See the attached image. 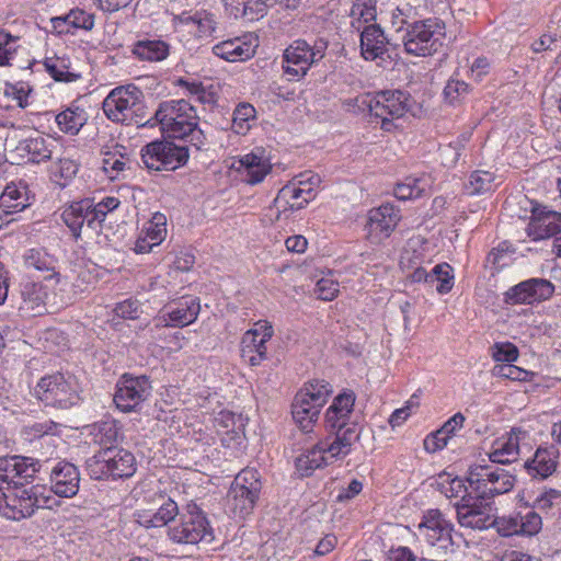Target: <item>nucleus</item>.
Wrapping results in <instances>:
<instances>
[{
	"mask_svg": "<svg viewBox=\"0 0 561 561\" xmlns=\"http://www.w3.org/2000/svg\"><path fill=\"white\" fill-rule=\"evenodd\" d=\"M105 116L126 126H154L152 117L148 118L144 92L136 85L128 84L113 89L103 101Z\"/></svg>",
	"mask_w": 561,
	"mask_h": 561,
	"instance_id": "f257e3e1",
	"label": "nucleus"
},
{
	"mask_svg": "<svg viewBox=\"0 0 561 561\" xmlns=\"http://www.w3.org/2000/svg\"><path fill=\"white\" fill-rule=\"evenodd\" d=\"M85 465L88 474L94 480L108 477L112 479L130 478L137 469L134 454L115 446L99 450L87 460Z\"/></svg>",
	"mask_w": 561,
	"mask_h": 561,
	"instance_id": "f03ea898",
	"label": "nucleus"
},
{
	"mask_svg": "<svg viewBox=\"0 0 561 561\" xmlns=\"http://www.w3.org/2000/svg\"><path fill=\"white\" fill-rule=\"evenodd\" d=\"M152 124H159L169 137L183 139L197 127L198 116L186 100H171L160 104Z\"/></svg>",
	"mask_w": 561,
	"mask_h": 561,
	"instance_id": "7ed1b4c3",
	"label": "nucleus"
},
{
	"mask_svg": "<svg viewBox=\"0 0 561 561\" xmlns=\"http://www.w3.org/2000/svg\"><path fill=\"white\" fill-rule=\"evenodd\" d=\"M169 539L179 545H196L214 539L213 528L201 507L190 503L180 518L168 526Z\"/></svg>",
	"mask_w": 561,
	"mask_h": 561,
	"instance_id": "20e7f679",
	"label": "nucleus"
},
{
	"mask_svg": "<svg viewBox=\"0 0 561 561\" xmlns=\"http://www.w3.org/2000/svg\"><path fill=\"white\" fill-rule=\"evenodd\" d=\"M262 482L255 469H243L236 477L227 493L226 505L239 518L250 515L260 497Z\"/></svg>",
	"mask_w": 561,
	"mask_h": 561,
	"instance_id": "39448f33",
	"label": "nucleus"
},
{
	"mask_svg": "<svg viewBox=\"0 0 561 561\" xmlns=\"http://www.w3.org/2000/svg\"><path fill=\"white\" fill-rule=\"evenodd\" d=\"M445 38V23L438 19H427L410 24L403 35L408 54L428 56L436 53Z\"/></svg>",
	"mask_w": 561,
	"mask_h": 561,
	"instance_id": "423d86ee",
	"label": "nucleus"
},
{
	"mask_svg": "<svg viewBox=\"0 0 561 561\" xmlns=\"http://www.w3.org/2000/svg\"><path fill=\"white\" fill-rule=\"evenodd\" d=\"M39 486L19 484L5 488L0 495V514L13 520L30 517L36 508L47 507L49 499L38 493Z\"/></svg>",
	"mask_w": 561,
	"mask_h": 561,
	"instance_id": "0eeeda50",
	"label": "nucleus"
},
{
	"mask_svg": "<svg viewBox=\"0 0 561 561\" xmlns=\"http://www.w3.org/2000/svg\"><path fill=\"white\" fill-rule=\"evenodd\" d=\"M34 391L46 405L62 410L76 405L80 400L76 379L60 373L41 378Z\"/></svg>",
	"mask_w": 561,
	"mask_h": 561,
	"instance_id": "6e6552de",
	"label": "nucleus"
},
{
	"mask_svg": "<svg viewBox=\"0 0 561 561\" xmlns=\"http://www.w3.org/2000/svg\"><path fill=\"white\" fill-rule=\"evenodd\" d=\"M467 481L476 493L491 499L510 492L515 484V477L505 469L474 463L469 467Z\"/></svg>",
	"mask_w": 561,
	"mask_h": 561,
	"instance_id": "1a4fd4ad",
	"label": "nucleus"
},
{
	"mask_svg": "<svg viewBox=\"0 0 561 561\" xmlns=\"http://www.w3.org/2000/svg\"><path fill=\"white\" fill-rule=\"evenodd\" d=\"M360 104L368 108L370 115L381 119V128L390 131L393 119L402 117L410 107V96L400 90H386L376 95H365Z\"/></svg>",
	"mask_w": 561,
	"mask_h": 561,
	"instance_id": "9d476101",
	"label": "nucleus"
},
{
	"mask_svg": "<svg viewBox=\"0 0 561 561\" xmlns=\"http://www.w3.org/2000/svg\"><path fill=\"white\" fill-rule=\"evenodd\" d=\"M188 150L170 141H152L141 149V161L148 170L174 171L187 162Z\"/></svg>",
	"mask_w": 561,
	"mask_h": 561,
	"instance_id": "9b49d317",
	"label": "nucleus"
},
{
	"mask_svg": "<svg viewBox=\"0 0 561 561\" xmlns=\"http://www.w3.org/2000/svg\"><path fill=\"white\" fill-rule=\"evenodd\" d=\"M458 524L472 530H484L491 527L493 517V504L483 495L477 493L463 496L462 501L455 503Z\"/></svg>",
	"mask_w": 561,
	"mask_h": 561,
	"instance_id": "f8f14e48",
	"label": "nucleus"
},
{
	"mask_svg": "<svg viewBox=\"0 0 561 561\" xmlns=\"http://www.w3.org/2000/svg\"><path fill=\"white\" fill-rule=\"evenodd\" d=\"M351 450L340 445L337 439L319 440L296 459V468L301 476L308 477L316 469L328 466L336 459L346 457Z\"/></svg>",
	"mask_w": 561,
	"mask_h": 561,
	"instance_id": "ddd939ff",
	"label": "nucleus"
},
{
	"mask_svg": "<svg viewBox=\"0 0 561 561\" xmlns=\"http://www.w3.org/2000/svg\"><path fill=\"white\" fill-rule=\"evenodd\" d=\"M491 527L501 537H533L542 529V517L533 510H520L514 514L492 517Z\"/></svg>",
	"mask_w": 561,
	"mask_h": 561,
	"instance_id": "4468645a",
	"label": "nucleus"
},
{
	"mask_svg": "<svg viewBox=\"0 0 561 561\" xmlns=\"http://www.w3.org/2000/svg\"><path fill=\"white\" fill-rule=\"evenodd\" d=\"M417 530L419 536L437 550L438 557L453 546L454 525L438 510L427 511Z\"/></svg>",
	"mask_w": 561,
	"mask_h": 561,
	"instance_id": "2eb2a0df",
	"label": "nucleus"
},
{
	"mask_svg": "<svg viewBox=\"0 0 561 561\" xmlns=\"http://www.w3.org/2000/svg\"><path fill=\"white\" fill-rule=\"evenodd\" d=\"M37 459L22 456L0 457V495L5 488L30 482L41 469Z\"/></svg>",
	"mask_w": 561,
	"mask_h": 561,
	"instance_id": "dca6fc26",
	"label": "nucleus"
},
{
	"mask_svg": "<svg viewBox=\"0 0 561 561\" xmlns=\"http://www.w3.org/2000/svg\"><path fill=\"white\" fill-rule=\"evenodd\" d=\"M151 392V383L147 376L133 377L124 375L117 383L114 394V402L123 412H130L137 409Z\"/></svg>",
	"mask_w": 561,
	"mask_h": 561,
	"instance_id": "f3484780",
	"label": "nucleus"
},
{
	"mask_svg": "<svg viewBox=\"0 0 561 561\" xmlns=\"http://www.w3.org/2000/svg\"><path fill=\"white\" fill-rule=\"evenodd\" d=\"M201 312L199 299L196 297H183L167 305L154 319V328L179 327L183 328L193 323Z\"/></svg>",
	"mask_w": 561,
	"mask_h": 561,
	"instance_id": "a211bd4d",
	"label": "nucleus"
},
{
	"mask_svg": "<svg viewBox=\"0 0 561 561\" xmlns=\"http://www.w3.org/2000/svg\"><path fill=\"white\" fill-rule=\"evenodd\" d=\"M553 293L554 286L550 280L529 278L505 291L504 301L510 305H533L548 300Z\"/></svg>",
	"mask_w": 561,
	"mask_h": 561,
	"instance_id": "6ab92c4d",
	"label": "nucleus"
},
{
	"mask_svg": "<svg viewBox=\"0 0 561 561\" xmlns=\"http://www.w3.org/2000/svg\"><path fill=\"white\" fill-rule=\"evenodd\" d=\"M400 219V210L391 204L373 208L368 213L367 238L371 243H380L391 234Z\"/></svg>",
	"mask_w": 561,
	"mask_h": 561,
	"instance_id": "aec40b11",
	"label": "nucleus"
},
{
	"mask_svg": "<svg viewBox=\"0 0 561 561\" xmlns=\"http://www.w3.org/2000/svg\"><path fill=\"white\" fill-rule=\"evenodd\" d=\"M238 162V172L250 185L263 182L272 171L271 154L263 147L253 148L249 153L241 156Z\"/></svg>",
	"mask_w": 561,
	"mask_h": 561,
	"instance_id": "412c9836",
	"label": "nucleus"
},
{
	"mask_svg": "<svg viewBox=\"0 0 561 561\" xmlns=\"http://www.w3.org/2000/svg\"><path fill=\"white\" fill-rule=\"evenodd\" d=\"M260 328L249 330L241 341V357L251 366H257L267 358L266 343L273 336V327L267 322L260 324Z\"/></svg>",
	"mask_w": 561,
	"mask_h": 561,
	"instance_id": "4be33fe9",
	"label": "nucleus"
},
{
	"mask_svg": "<svg viewBox=\"0 0 561 561\" xmlns=\"http://www.w3.org/2000/svg\"><path fill=\"white\" fill-rule=\"evenodd\" d=\"M310 45L305 39H297L290 44L283 54V69L285 73L302 78L314 64Z\"/></svg>",
	"mask_w": 561,
	"mask_h": 561,
	"instance_id": "5701e85b",
	"label": "nucleus"
},
{
	"mask_svg": "<svg viewBox=\"0 0 561 561\" xmlns=\"http://www.w3.org/2000/svg\"><path fill=\"white\" fill-rule=\"evenodd\" d=\"M313 197L314 192L312 187H300L295 183L283 186L273 203L277 211L276 220L280 219L282 214L287 216V211L304 208Z\"/></svg>",
	"mask_w": 561,
	"mask_h": 561,
	"instance_id": "b1692460",
	"label": "nucleus"
},
{
	"mask_svg": "<svg viewBox=\"0 0 561 561\" xmlns=\"http://www.w3.org/2000/svg\"><path fill=\"white\" fill-rule=\"evenodd\" d=\"M527 436V432L513 427L507 434L492 443L489 460L493 463L508 465L518 459L519 442Z\"/></svg>",
	"mask_w": 561,
	"mask_h": 561,
	"instance_id": "393cba45",
	"label": "nucleus"
},
{
	"mask_svg": "<svg viewBox=\"0 0 561 561\" xmlns=\"http://www.w3.org/2000/svg\"><path fill=\"white\" fill-rule=\"evenodd\" d=\"M78 468L67 461L58 462L50 472V490L60 497H72L79 491Z\"/></svg>",
	"mask_w": 561,
	"mask_h": 561,
	"instance_id": "a878e982",
	"label": "nucleus"
},
{
	"mask_svg": "<svg viewBox=\"0 0 561 561\" xmlns=\"http://www.w3.org/2000/svg\"><path fill=\"white\" fill-rule=\"evenodd\" d=\"M411 270L412 272L408 274V278H410L411 282H424L426 284L437 282L436 290L439 294L449 293L454 286L453 267L448 263L437 264L431 271H427L423 264L415 265Z\"/></svg>",
	"mask_w": 561,
	"mask_h": 561,
	"instance_id": "bb28decb",
	"label": "nucleus"
},
{
	"mask_svg": "<svg viewBox=\"0 0 561 561\" xmlns=\"http://www.w3.org/2000/svg\"><path fill=\"white\" fill-rule=\"evenodd\" d=\"M332 392V386L328 381L313 379L305 383L297 392L293 403L297 405L301 404L302 408L310 411L318 410V413H320Z\"/></svg>",
	"mask_w": 561,
	"mask_h": 561,
	"instance_id": "cd10ccee",
	"label": "nucleus"
},
{
	"mask_svg": "<svg viewBox=\"0 0 561 561\" xmlns=\"http://www.w3.org/2000/svg\"><path fill=\"white\" fill-rule=\"evenodd\" d=\"M356 396L352 390H345L337 394L324 414L325 428L341 427L350 423L354 412Z\"/></svg>",
	"mask_w": 561,
	"mask_h": 561,
	"instance_id": "c85d7f7f",
	"label": "nucleus"
},
{
	"mask_svg": "<svg viewBox=\"0 0 561 561\" xmlns=\"http://www.w3.org/2000/svg\"><path fill=\"white\" fill-rule=\"evenodd\" d=\"M157 496L160 502L157 512L138 511L136 513L137 523L146 528L169 526V523L175 522L174 518L179 514L178 504L172 499L161 493Z\"/></svg>",
	"mask_w": 561,
	"mask_h": 561,
	"instance_id": "c756f323",
	"label": "nucleus"
},
{
	"mask_svg": "<svg viewBox=\"0 0 561 561\" xmlns=\"http://www.w3.org/2000/svg\"><path fill=\"white\" fill-rule=\"evenodd\" d=\"M47 291L43 284L28 282L21 288L19 311L24 317L41 316L46 311Z\"/></svg>",
	"mask_w": 561,
	"mask_h": 561,
	"instance_id": "7c9ffc66",
	"label": "nucleus"
},
{
	"mask_svg": "<svg viewBox=\"0 0 561 561\" xmlns=\"http://www.w3.org/2000/svg\"><path fill=\"white\" fill-rule=\"evenodd\" d=\"M526 231L535 241L556 238L561 232V213L547 211L534 215Z\"/></svg>",
	"mask_w": 561,
	"mask_h": 561,
	"instance_id": "2f4dec72",
	"label": "nucleus"
},
{
	"mask_svg": "<svg viewBox=\"0 0 561 561\" xmlns=\"http://www.w3.org/2000/svg\"><path fill=\"white\" fill-rule=\"evenodd\" d=\"M389 41L378 24H367L360 31V51L366 60H375L387 51Z\"/></svg>",
	"mask_w": 561,
	"mask_h": 561,
	"instance_id": "473e14b6",
	"label": "nucleus"
},
{
	"mask_svg": "<svg viewBox=\"0 0 561 561\" xmlns=\"http://www.w3.org/2000/svg\"><path fill=\"white\" fill-rule=\"evenodd\" d=\"M57 141L50 137H30L19 144L16 150L26 154L27 160L33 163H42L53 158L57 149Z\"/></svg>",
	"mask_w": 561,
	"mask_h": 561,
	"instance_id": "72a5a7b5",
	"label": "nucleus"
},
{
	"mask_svg": "<svg viewBox=\"0 0 561 561\" xmlns=\"http://www.w3.org/2000/svg\"><path fill=\"white\" fill-rule=\"evenodd\" d=\"M559 450L554 446L539 447L533 459L525 462V468L534 478L546 479L557 469Z\"/></svg>",
	"mask_w": 561,
	"mask_h": 561,
	"instance_id": "f704fd0d",
	"label": "nucleus"
},
{
	"mask_svg": "<svg viewBox=\"0 0 561 561\" xmlns=\"http://www.w3.org/2000/svg\"><path fill=\"white\" fill-rule=\"evenodd\" d=\"M169 44L160 38L144 37L131 46V54L140 61H162L169 56Z\"/></svg>",
	"mask_w": 561,
	"mask_h": 561,
	"instance_id": "c9c22d12",
	"label": "nucleus"
},
{
	"mask_svg": "<svg viewBox=\"0 0 561 561\" xmlns=\"http://www.w3.org/2000/svg\"><path fill=\"white\" fill-rule=\"evenodd\" d=\"M465 421L466 417L461 412L454 414L439 430L424 439V448L428 453H435L446 447L448 440L462 428Z\"/></svg>",
	"mask_w": 561,
	"mask_h": 561,
	"instance_id": "e433bc0d",
	"label": "nucleus"
},
{
	"mask_svg": "<svg viewBox=\"0 0 561 561\" xmlns=\"http://www.w3.org/2000/svg\"><path fill=\"white\" fill-rule=\"evenodd\" d=\"M213 53L224 60L236 62L251 58L255 49L250 44L240 38L224 41L213 47Z\"/></svg>",
	"mask_w": 561,
	"mask_h": 561,
	"instance_id": "4c0bfd02",
	"label": "nucleus"
},
{
	"mask_svg": "<svg viewBox=\"0 0 561 561\" xmlns=\"http://www.w3.org/2000/svg\"><path fill=\"white\" fill-rule=\"evenodd\" d=\"M30 205V191L25 182L9 183L0 196V206L8 211H21Z\"/></svg>",
	"mask_w": 561,
	"mask_h": 561,
	"instance_id": "58836bf2",
	"label": "nucleus"
},
{
	"mask_svg": "<svg viewBox=\"0 0 561 561\" xmlns=\"http://www.w3.org/2000/svg\"><path fill=\"white\" fill-rule=\"evenodd\" d=\"M431 185L432 181L430 176H408L403 182L396 185L393 194L400 201L417 198L424 195L430 190Z\"/></svg>",
	"mask_w": 561,
	"mask_h": 561,
	"instance_id": "ea45409f",
	"label": "nucleus"
},
{
	"mask_svg": "<svg viewBox=\"0 0 561 561\" xmlns=\"http://www.w3.org/2000/svg\"><path fill=\"white\" fill-rule=\"evenodd\" d=\"M24 264L27 268L39 272H51L45 277L46 280L59 282V274L55 272V259L43 249H30L24 255Z\"/></svg>",
	"mask_w": 561,
	"mask_h": 561,
	"instance_id": "a19ab883",
	"label": "nucleus"
},
{
	"mask_svg": "<svg viewBox=\"0 0 561 561\" xmlns=\"http://www.w3.org/2000/svg\"><path fill=\"white\" fill-rule=\"evenodd\" d=\"M88 207L89 199H83L72 203L61 214L62 221L76 239L80 237L83 226L87 225Z\"/></svg>",
	"mask_w": 561,
	"mask_h": 561,
	"instance_id": "79ce46f5",
	"label": "nucleus"
},
{
	"mask_svg": "<svg viewBox=\"0 0 561 561\" xmlns=\"http://www.w3.org/2000/svg\"><path fill=\"white\" fill-rule=\"evenodd\" d=\"M85 122V112L80 107H69L56 116L59 129L70 135H77Z\"/></svg>",
	"mask_w": 561,
	"mask_h": 561,
	"instance_id": "37998d69",
	"label": "nucleus"
},
{
	"mask_svg": "<svg viewBox=\"0 0 561 561\" xmlns=\"http://www.w3.org/2000/svg\"><path fill=\"white\" fill-rule=\"evenodd\" d=\"M51 23L55 28L60 27L62 24H68L75 28L91 31L94 27V14L87 13L84 10L76 8L70 10L66 15L53 18Z\"/></svg>",
	"mask_w": 561,
	"mask_h": 561,
	"instance_id": "c03bdc74",
	"label": "nucleus"
},
{
	"mask_svg": "<svg viewBox=\"0 0 561 561\" xmlns=\"http://www.w3.org/2000/svg\"><path fill=\"white\" fill-rule=\"evenodd\" d=\"M495 175L489 171L477 170L470 174L466 190L470 195H480L491 192L495 187Z\"/></svg>",
	"mask_w": 561,
	"mask_h": 561,
	"instance_id": "a18cd8bd",
	"label": "nucleus"
},
{
	"mask_svg": "<svg viewBox=\"0 0 561 561\" xmlns=\"http://www.w3.org/2000/svg\"><path fill=\"white\" fill-rule=\"evenodd\" d=\"M351 25L359 31L362 24H367L376 19V8L373 0H356L351 9Z\"/></svg>",
	"mask_w": 561,
	"mask_h": 561,
	"instance_id": "49530a36",
	"label": "nucleus"
},
{
	"mask_svg": "<svg viewBox=\"0 0 561 561\" xmlns=\"http://www.w3.org/2000/svg\"><path fill=\"white\" fill-rule=\"evenodd\" d=\"M44 67L55 81L71 82L78 78L77 75L69 71L68 62L60 57H46Z\"/></svg>",
	"mask_w": 561,
	"mask_h": 561,
	"instance_id": "de8ad7c7",
	"label": "nucleus"
},
{
	"mask_svg": "<svg viewBox=\"0 0 561 561\" xmlns=\"http://www.w3.org/2000/svg\"><path fill=\"white\" fill-rule=\"evenodd\" d=\"M94 443L110 447L119 435V427L115 421H104L96 424L92 432Z\"/></svg>",
	"mask_w": 561,
	"mask_h": 561,
	"instance_id": "09e8293b",
	"label": "nucleus"
},
{
	"mask_svg": "<svg viewBox=\"0 0 561 561\" xmlns=\"http://www.w3.org/2000/svg\"><path fill=\"white\" fill-rule=\"evenodd\" d=\"M293 419L296 422L297 426L301 432L309 434L312 433L313 427L316 426L320 413L318 410H307L302 408L301 404H294L291 409Z\"/></svg>",
	"mask_w": 561,
	"mask_h": 561,
	"instance_id": "8fccbe9b",
	"label": "nucleus"
},
{
	"mask_svg": "<svg viewBox=\"0 0 561 561\" xmlns=\"http://www.w3.org/2000/svg\"><path fill=\"white\" fill-rule=\"evenodd\" d=\"M561 506V492L554 489L545 490L534 501L530 510L550 514Z\"/></svg>",
	"mask_w": 561,
	"mask_h": 561,
	"instance_id": "3c124183",
	"label": "nucleus"
},
{
	"mask_svg": "<svg viewBox=\"0 0 561 561\" xmlns=\"http://www.w3.org/2000/svg\"><path fill=\"white\" fill-rule=\"evenodd\" d=\"M125 167L126 160L118 150L103 152L102 169L108 179L115 180Z\"/></svg>",
	"mask_w": 561,
	"mask_h": 561,
	"instance_id": "603ef678",
	"label": "nucleus"
},
{
	"mask_svg": "<svg viewBox=\"0 0 561 561\" xmlns=\"http://www.w3.org/2000/svg\"><path fill=\"white\" fill-rule=\"evenodd\" d=\"M145 236L151 241V244L159 245L167 237V219L162 214H154L152 219L144 229Z\"/></svg>",
	"mask_w": 561,
	"mask_h": 561,
	"instance_id": "864d4df0",
	"label": "nucleus"
},
{
	"mask_svg": "<svg viewBox=\"0 0 561 561\" xmlns=\"http://www.w3.org/2000/svg\"><path fill=\"white\" fill-rule=\"evenodd\" d=\"M20 37L13 36L4 30H0V66H11L18 49Z\"/></svg>",
	"mask_w": 561,
	"mask_h": 561,
	"instance_id": "5fc2aeb1",
	"label": "nucleus"
},
{
	"mask_svg": "<svg viewBox=\"0 0 561 561\" xmlns=\"http://www.w3.org/2000/svg\"><path fill=\"white\" fill-rule=\"evenodd\" d=\"M255 117V108L249 103L239 104L232 118V127L238 134H245L249 130V122Z\"/></svg>",
	"mask_w": 561,
	"mask_h": 561,
	"instance_id": "6e6d98bb",
	"label": "nucleus"
},
{
	"mask_svg": "<svg viewBox=\"0 0 561 561\" xmlns=\"http://www.w3.org/2000/svg\"><path fill=\"white\" fill-rule=\"evenodd\" d=\"M330 433L335 434V439L345 448L352 449V445L359 438V430L356 422L343 424L341 427L327 428Z\"/></svg>",
	"mask_w": 561,
	"mask_h": 561,
	"instance_id": "4d7b16f0",
	"label": "nucleus"
},
{
	"mask_svg": "<svg viewBox=\"0 0 561 561\" xmlns=\"http://www.w3.org/2000/svg\"><path fill=\"white\" fill-rule=\"evenodd\" d=\"M491 355L496 363L507 364L516 362L519 352L511 342H497L491 347Z\"/></svg>",
	"mask_w": 561,
	"mask_h": 561,
	"instance_id": "13d9d810",
	"label": "nucleus"
},
{
	"mask_svg": "<svg viewBox=\"0 0 561 561\" xmlns=\"http://www.w3.org/2000/svg\"><path fill=\"white\" fill-rule=\"evenodd\" d=\"M190 21L197 27L198 36H210L217 28V21L214 14L207 11H196Z\"/></svg>",
	"mask_w": 561,
	"mask_h": 561,
	"instance_id": "bf43d9fd",
	"label": "nucleus"
},
{
	"mask_svg": "<svg viewBox=\"0 0 561 561\" xmlns=\"http://www.w3.org/2000/svg\"><path fill=\"white\" fill-rule=\"evenodd\" d=\"M59 424L54 421L35 422L32 425L25 426L23 434L30 440L41 438L45 435H56L58 433Z\"/></svg>",
	"mask_w": 561,
	"mask_h": 561,
	"instance_id": "052dcab7",
	"label": "nucleus"
},
{
	"mask_svg": "<svg viewBox=\"0 0 561 561\" xmlns=\"http://www.w3.org/2000/svg\"><path fill=\"white\" fill-rule=\"evenodd\" d=\"M440 491L449 499H460L462 501L463 496H471V493H468L467 486L462 479L455 477L450 479V476H447V479L439 483Z\"/></svg>",
	"mask_w": 561,
	"mask_h": 561,
	"instance_id": "680f3d73",
	"label": "nucleus"
},
{
	"mask_svg": "<svg viewBox=\"0 0 561 561\" xmlns=\"http://www.w3.org/2000/svg\"><path fill=\"white\" fill-rule=\"evenodd\" d=\"M339 290V283L331 275H327L317 282L313 293L318 299L331 301L337 296Z\"/></svg>",
	"mask_w": 561,
	"mask_h": 561,
	"instance_id": "e2e57ef3",
	"label": "nucleus"
},
{
	"mask_svg": "<svg viewBox=\"0 0 561 561\" xmlns=\"http://www.w3.org/2000/svg\"><path fill=\"white\" fill-rule=\"evenodd\" d=\"M415 245L416 242L411 240L403 249L400 256V265L403 270L413 268L415 265L423 264L425 262L423 252L419 251Z\"/></svg>",
	"mask_w": 561,
	"mask_h": 561,
	"instance_id": "0e129e2a",
	"label": "nucleus"
},
{
	"mask_svg": "<svg viewBox=\"0 0 561 561\" xmlns=\"http://www.w3.org/2000/svg\"><path fill=\"white\" fill-rule=\"evenodd\" d=\"M492 375L511 380H524L526 371L512 363H507L496 364L492 369Z\"/></svg>",
	"mask_w": 561,
	"mask_h": 561,
	"instance_id": "69168bd1",
	"label": "nucleus"
},
{
	"mask_svg": "<svg viewBox=\"0 0 561 561\" xmlns=\"http://www.w3.org/2000/svg\"><path fill=\"white\" fill-rule=\"evenodd\" d=\"M181 84L185 85L188 93L196 98V100L203 104H209L215 102V95L208 91L202 82L193 81L186 82L181 80Z\"/></svg>",
	"mask_w": 561,
	"mask_h": 561,
	"instance_id": "338daca9",
	"label": "nucleus"
},
{
	"mask_svg": "<svg viewBox=\"0 0 561 561\" xmlns=\"http://www.w3.org/2000/svg\"><path fill=\"white\" fill-rule=\"evenodd\" d=\"M468 91H469L468 83H466L462 80L450 79L444 89V94H445V98L450 103H454L458 100V98H460L463 94H467Z\"/></svg>",
	"mask_w": 561,
	"mask_h": 561,
	"instance_id": "774afa93",
	"label": "nucleus"
}]
</instances>
